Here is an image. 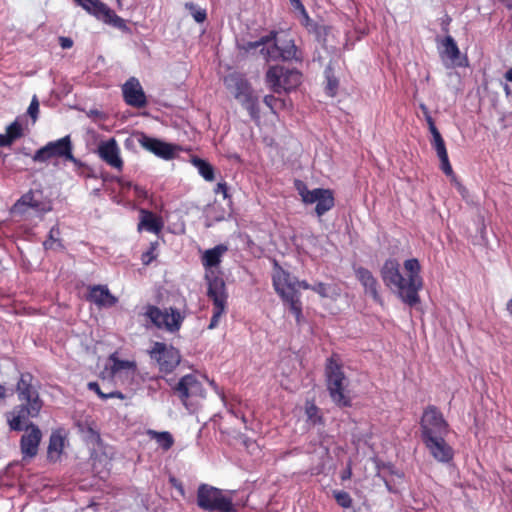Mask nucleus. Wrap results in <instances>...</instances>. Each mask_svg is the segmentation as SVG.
Instances as JSON below:
<instances>
[{
  "label": "nucleus",
  "instance_id": "nucleus-1",
  "mask_svg": "<svg viewBox=\"0 0 512 512\" xmlns=\"http://www.w3.org/2000/svg\"><path fill=\"white\" fill-rule=\"evenodd\" d=\"M407 276L400 271V263L395 258L387 259L380 269V275L387 288L407 305L413 307L420 302L419 291L423 287V279L420 275L421 265L416 258L407 259L404 262Z\"/></svg>",
  "mask_w": 512,
  "mask_h": 512
},
{
  "label": "nucleus",
  "instance_id": "nucleus-2",
  "mask_svg": "<svg viewBox=\"0 0 512 512\" xmlns=\"http://www.w3.org/2000/svg\"><path fill=\"white\" fill-rule=\"evenodd\" d=\"M228 251L224 244L205 250L201 256V263L205 269V280L207 282V296L212 301V317L208 329H215L228 308V292L224 279L219 271H216L223 255Z\"/></svg>",
  "mask_w": 512,
  "mask_h": 512
},
{
  "label": "nucleus",
  "instance_id": "nucleus-3",
  "mask_svg": "<svg viewBox=\"0 0 512 512\" xmlns=\"http://www.w3.org/2000/svg\"><path fill=\"white\" fill-rule=\"evenodd\" d=\"M38 388L39 383L30 372L20 374L15 391L21 403L15 406L7 415L8 424L12 431H22L24 423L29 418L39 416L44 403L40 398Z\"/></svg>",
  "mask_w": 512,
  "mask_h": 512
},
{
  "label": "nucleus",
  "instance_id": "nucleus-4",
  "mask_svg": "<svg viewBox=\"0 0 512 512\" xmlns=\"http://www.w3.org/2000/svg\"><path fill=\"white\" fill-rule=\"evenodd\" d=\"M273 287L281 297L284 304L289 307L290 312L295 316L297 324H300L303 318L301 294L298 288L311 290L312 285L307 281H298L295 277L284 270L277 262L274 265L272 275Z\"/></svg>",
  "mask_w": 512,
  "mask_h": 512
},
{
  "label": "nucleus",
  "instance_id": "nucleus-5",
  "mask_svg": "<svg viewBox=\"0 0 512 512\" xmlns=\"http://www.w3.org/2000/svg\"><path fill=\"white\" fill-rule=\"evenodd\" d=\"M276 35L275 31H271L269 35L261 37L258 41L248 42L245 49L249 51L262 46L260 53L267 62L278 59L283 61L295 60L296 62H302V52L297 48L294 41L292 39L284 40L280 45H278L275 42Z\"/></svg>",
  "mask_w": 512,
  "mask_h": 512
},
{
  "label": "nucleus",
  "instance_id": "nucleus-6",
  "mask_svg": "<svg viewBox=\"0 0 512 512\" xmlns=\"http://www.w3.org/2000/svg\"><path fill=\"white\" fill-rule=\"evenodd\" d=\"M326 386L332 401L338 407H351L352 401L347 392L348 380L342 369L338 354L333 353L325 365Z\"/></svg>",
  "mask_w": 512,
  "mask_h": 512
},
{
  "label": "nucleus",
  "instance_id": "nucleus-7",
  "mask_svg": "<svg viewBox=\"0 0 512 512\" xmlns=\"http://www.w3.org/2000/svg\"><path fill=\"white\" fill-rule=\"evenodd\" d=\"M172 390L190 413H195L206 398V390L202 383L192 374L181 377Z\"/></svg>",
  "mask_w": 512,
  "mask_h": 512
},
{
  "label": "nucleus",
  "instance_id": "nucleus-8",
  "mask_svg": "<svg viewBox=\"0 0 512 512\" xmlns=\"http://www.w3.org/2000/svg\"><path fill=\"white\" fill-rule=\"evenodd\" d=\"M197 505L209 512H237L231 497L226 496L221 489L208 484L199 485Z\"/></svg>",
  "mask_w": 512,
  "mask_h": 512
},
{
  "label": "nucleus",
  "instance_id": "nucleus-9",
  "mask_svg": "<svg viewBox=\"0 0 512 512\" xmlns=\"http://www.w3.org/2000/svg\"><path fill=\"white\" fill-rule=\"evenodd\" d=\"M52 210V201L41 189H30L12 206L14 215L24 216L32 211L36 216H43Z\"/></svg>",
  "mask_w": 512,
  "mask_h": 512
},
{
  "label": "nucleus",
  "instance_id": "nucleus-10",
  "mask_svg": "<svg viewBox=\"0 0 512 512\" xmlns=\"http://www.w3.org/2000/svg\"><path fill=\"white\" fill-rule=\"evenodd\" d=\"M295 188L303 203H316L315 213L318 217H322L335 205L334 194L330 189L315 188L313 190H309L306 184L301 180L295 181Z\"/></svg>",
  "mask_w": 512,
  "mask_h": 512
},
{
  "label": "nucleus",
  "instance_id": "nucleus-11",
  "mask_svg": "<svg viewBox=\"0 0 512 512\" xmlns=\"http://www.w3.org/2000/svg\"><path fill=\"white\" fill-rule=\"evenodd\" d=\"M144 315L156 328L170 333L178 332L185 319V315L181 314L177 308L169 307L161 310L155 305H148Z\"/></svg>",
  "mask_w": 512,
  "mask_h": 512
},
{
  "label": "nucleus",
  "instance_id": "nucleus-12",
  "mask_svg": "<svg viewBox=\"0 0 512 512\" xmlns=\"http://www.w3.org/2000/svg\"><path fill=\"white\" fill-rule=\"evenodd\" d=\"M64 159L77 163V159L73 155V145L69 135L64 136L56 141H50L45 146L38 149L32 159L34 162L44 163L52 159Z\"/></svg>",
  "mask_w": 512,
  "mask_h": 512
},
{
  "label": "nucleus",
  "instance_id": "nucleus-13",
  "mask_svg": "<svg viewBox=\"0 0 512 512\" xmlns=\"http://www.w3.org/2000/svg\"><path fill=\"white\" fill-rule=\"evenodd\" d=\"M302 74L296 69L272 66L266 72V83L275 93L291 91L301 84Z\"/></svg>",
  "mask_w": 512,
  "mask_h": 512
},
{
  "label": "nucleus",
  "instance_id": "nucleus-14",
  "mask_svg": "<svg viewBox=\"0 0 512 512\" xmlns=\"http://www.w3.org/2000/svg\"><path fill=\"white\" fill-rule=\"evenodd\" d=\"M421 440L429 437L447 436L449 424L444 419L442 412L434 405L425 408L421 421Z\"/></svg>",
  "mask_w": 512,
  "mask_h": 512
},
{
  "label": "nucleus",
  "instance_id": "nucleus-15",
  "mask_svg": "<svg viewBox=\"0 0 512 512\" xmlns=\"http://www.w3.org/2000/svg\"><path fill=\"white\" fill-rule=\"evenodd\" d=\"M78 6L82 7L87 13L93 15L96 19L111 25L120 30L127 28L123 18L118 16L114 10L109 8L100 0H73Z\"/></svg>",
  "mask_w": 512,
  "mask_h": 512
},
{
  "label": "nucleus",
  "instance_id": "nucleus-16",
  "mask_svg": "<svg viewBox=\"0 0 512 512\" xmlns=\"http://www.w3.org/2000/svg\"><path fill=\"white\" fill-rule=\"evenodd\" d=\"M149 355L157 362L160 372L165 374L173 372L181 361L179 350L163 342H155Z\"/></svg>",
  "mask_w": 512,
  "mask_h": 512
},
{
  "label": "nucleus",
  "instance_id": "nucleus-17",
  "mask_svg": "<svg viewBox=\"0 0 512 512\" xmlns=\"http://www.w3.org/2000/svg\"><path fill=\"white\" fill-rule=\"evenodd\" d=\"M25 433L20 439V450L22 460L34 458L38 454L39 445L42 440V432L39 427L33 423L24 424Z\"/></svg>",
  "mask_w": 512,
  "mask_h": 512
},
{
  "label": "nucleus",
  "instance_id": "nucleus-18",
  "mask_svg": "<svg viewBox=\"0 0 512 512\" xmlns=\"http://www.w3.org/2000/svg\"><path fill=\"white\" fill-rule=\"evenodd\" d=\"M445 437L438 435L422 440L430 455L440 463H449L454 458V449L446 442Z\"/></svg>",
  "mask_w": 512,
  "mask_h": 512
},
{
  "label": "nucleus",
  "instance_id": "nucleus-19",
  "mask_svg": "<svg viewBox=\"0 0 512 512\" xmlns=\"http://www.w3.org/2000/svg\"><path fill=\"white\" fill-rule=\"evenodd\" d=\"M122 95L125 103L131 107L144 108L147 105L145 92L135 77H130L122 85Z\"/></svg>",
  "mask_w": 512,
  "mask_h": 512
},
{
  "label": "nucleus",
  "instance_id": "nucleus-20",
  "mask_svg": "<svg viewBox=\"0 0 512 512\" xmlns=\"http://www.w3.org/2000/svg\"><path fill=\"white\" fill-rule=\"evenodd\" d=\"M138 141L144 149L164 160H172L176 156L177 146L174 144L166 143L145 134H141Z\"/></svg>",
  "mask_w": 512,
  "mask_h": 512
},
{
  "label": "nucleus",
  "instance_id": "nucleus-21",
  "mask_svg": "<svg viewBox=\"0 0 512 512\" xmlns=\"http://www.w3.org/2000/svg\"><path fill=\"white\" fill-rule=\"evenodd\" d=\"M100 158L112 168L119 171L123 169V160L120 157V149L114 138L102 142L98 147Z\"/></svg>",
  "mask_w": 512,
  "mask_h": 512
},
{
  "label": "nucleus",
  "instance_id": "nucleus-22",
  "mask_svg": "<svg viewBox=\"0 0 512 512\" xmlns=\"http://www.w3.org/2000/svg\"><path fill=\"white\" fill-rule=\"evenodd\" d=\"M355 276L364 288L365 294H369L372 299L382 304V298L378 291L379 283L372 272L365 267L359 266L354 268Z\"/></svg>",
  "mask_w": 512,
  "mask_h": 512
},
{
  "label": "nucleus",
  "instance_id": "nucleus-23",
  "mask_svg": "<svg viewBox=\"0 0 512 512\" xmlns=\"http://www.w3.org/2000/svg\"><path fill=\"white\" fill-rule=\"evenodd\" d=\"M86 299L98 307H113L118 302L108 287L101 284L89 286Z\"/></svg>",
  "mask_w": 512,
  "mask_h": 512
},
{
  "label": "nucleus",
  "instance_id": "nucleus-24",
  "mask_svg": "<svg viewBox=\"0 0 512 512\" xmlns=\"http://www.w3.org/2000/svg\"><path fill=\"white\" fill-rule=\"evenodd\" d=\"M225 84L239 102L253 93L250 83L240 74H229L225 78Z\"/></svg>",
  "mask_w": 512,
  "mask_h": 512
},
{
  "label": "nucleus",
  "instance_id": "nucleus-25",
  "mask_svg": "<svg viewBox=\"0 0 512 512\" xmlns=\"http://www.w3.org/2000/svg\"><path fill=\"white\" fill-rule=\"evenodd\" d=\"M140 221L137 226L138 232L146 230L148 232L159 234L163 228V221L160 216L155 215L153 212L140 209Z\"/></svg>",
  "mask_w": 512,
  "mask_h": 512
},
{
  "label": "nucleus",
  "instance_id": "nucleus-26",
  "mask_svg": "<svg viewBox=\"0 0 512 512\" xmlns=\"http://www.w3.org/2000/svg\"><path fill=\"white\" fill-rule=\"evenodd\" d=\"M108 360L112 363L110 367V376L115 377L124 371L128 377H134L137 365L135 361L121 360L118 358V353H112Z\"/></svg>",
  "mask_w": 512,
  "mask_h": 512
},
{
  "label": "nucleus",
  "instance_id": "nucleus-27",
  "mask_svg": "<svg viewBox=\"0 0 512 512\" xmlns=\"http://www.w3.org/2000/svg\"><path fill=\"white\" fill-rule=\"evenodd\" d=\"M65 436L61 429L52 431L47 448V457L50 461L56 462L64 450Z\"/></svg>",
  "mask_w": 512,
  "mask_h": 512
},
{
  "label": "nucleus",
  "instance_id": "nucleus-28",
  "mask_svg": "<svg viewBox=\"0 0 512 512\" xmlns=\"http://www.w3.org/2000/svg\"><path fill=\"white\" fill-rule=\"evenodd\" d=\"M22 136V125L18 121H14L7 126L5 134H0V147L11 146L14 141L21 138Z\"/></svg>",
  "mask_w": 512,
  "mask_h": 512
},
{
  "label": "nucleus",
  "instance_id": "nucleus-29",
  "mask_svg": "<svg viewBox=\"0 0 512 512\" xmlns=\"http://www.w3.org/2000/svg\"><path fill=\"white\" fill-rule=\"evenodd\" d=\"M306 28L309 32L315 35V38L318 42L325 44L327 41V36L330 34L332 27L324 24H318L312 21L310 18L306 20L305 24Z\"/></svg>",
  "mask_w": 512,
  "mask_h": 512
},
{
  "label": "nucleus",
  "instance_id": "nucleus-30",
  "mask_svg": "<svg viewBox=\"0 0 512 512\" xmlns=\"http://www.w3.org/2000/svg\"><path fill=\"white\" fill-rule=\"evenodd\" d=\"M147 434L151 439H154L158 446L164 451H168L174 445V438L168 431L158 432L155 430H148Z\"/></svg>",
  "mask_w": 512,
  "mask_h": 512
},
{
  "label": "nucleus",
  "instance_id": "nucleus-31",
  "mask_svg": "<svg viewBox=\"0 0 512 512\" xmlns=\"http://www.w3.org/2000/svg\"><path fill=\"white\" fill-rule=\"evenodd\" d=\"M43 247L45 250L53 251L64 249V245L60 239V228L58 225H54L50 229L47 239L43 242Z\"/></svg>",
  "mask_w": 512,
  "mask_h": 512
},
{
  "label": "nucleus",
  "instance_id": "nucleus-32",
  "mask_svg": "<svg viewBox=\"0 0 512 512\" xmlns=\"http://www.w3.org/2000/svg\"><path fill=\"white\" fill-rule=\"evenodd\" d=\"M191 162L206 181L211 182L215 179L214 168L208 161L199 157H193Z\"/></svg>",
  "mask_w": 512,
  "mask_h": 512
},
{
  "label": "nucleus",
  "instance_id": "nucleus-33",
  "mask_svg": "<svg viewBox=\"0 0 512 512\" xmlns=\"http://www.w3.org/2000/svg\"><path fill=\"white\" fill-rule=\"evenodd\" d=\"M240 103L249 112L250 116L253 119L259 118V113H260L259 101H258V97L256 95H254V93L247 96L245 99L240 101Z\"/></svg>",
  "mask_w": 512,
  "mask_h": 512
},
{
  "label": "nucleus",
  "instance_id": "nucleus-34",
  "mask_svg": "<svg viewBox=\"0 0 512 512\" xmlns=\"http://www.w3.org/2000/svg\"><path fill=\"white\" fill-rule=\"evenodd\" d=\"M444 54L452 61L460 56V50L451 36H446L443 41Z\"/></svg>",
  "mask_w": 512,
  "mask_h": 512
},
{
  "label": "nucleus",
  "instance_id": "nucleus-35",
  "mask_svg": "<svg viewBox=\"0 0 512 512\" xmlns=\"http://www.w3.org/2000/svg\"><path fill=\"white\" fill-rule=\"evenodd\" d=\"M333 497L337 504L342 508H350L353 504V500L348 492L337 490L333 491Z\"/></svg>",
  "mask_w": 512,
  "mask_h": 512
},
{
  "label": "nucleus",
  "instance_id": "nucleus-36",
  "mask_svg": "<svg viewBox=\"0 0 512 512\" xmlns=\"http://www.w3.org/2000/svg\"><path fill=\"white\" fill-rule=\"evenodd\" d=\"M185 7L190 11L192 17L197 23H203L206 20L207 13L205 9H200L193 3H186Z\"/></svg>",
  "mask_w": 512,
  "mask_h": 512
},
{
  "label": "nucleus",
  "instance_id": "nucleus-37",
  "mask_svg": "<svg viewBox=\"0 0 512 512\" xmlns=\"http://www.w3.org/2000/svg\"><path fill=\"white\" fill-rule=\"evenodd\" d=\"M158 247V242H151L149 249L144 252L141 256L142 263L144 265H149L153 260L156 259L157 255L155 253L156 249Z\"/></svg>",
  "mask_w": 512,
  "mask_h": 512
},
{
  "label": "nucleus",
  "instance_id": "nucleus-38",
  "mask_svg": "<svg viewBox=\"0 0 512 512\" xmlns=\"http://www.w3.org/2000/svg\"><path fill=\"white\" fill-rule=\"evenodd\" d=\"M439 159H440V162H441V169H442V171L447 176L451 177L452 181L457 182L456 181V176L454 174V171H453L452 166H451L450 161H449L448 154H446L444 156H440Z\"/></svg>",
  "mask_w": 512,
  "mask_h": 512
},
{
  "label": "nucleus",
  "instance_id": "nucleus-39",
  "mask_svg": "<svg viewBox=\"0 0 512 512\" xmlns=\"http://www.w3.org/2000/svg\"><path fill=\"white\" fill-rule=\"evenodd\" d=\"M264 103L273 111L275 112L276 109L281 108L284 106V101L276 98L273 95H266L264 97Z\"/></svg>",
  "mask_w": 512,
  "mask_h": 512
},
{
  "label": "nucleus",
  "instance_id": "nucleus-40",
  "mask_svg": "<svg viewBox=\"0 0 512 512\" xmlns=\"http://www.w3.org/2000/svg\"><path fill=\"white\" fill-rule=\"evenodd\" d=\"M431 145L435 149L438 157L448 154L443 137L432 139Z\"/></svg>",
  "mask_w": 512,
  "mask_h": 512
},
{
  "label": "nucleus",
  "instance_id": "nucleus-41",
  "mask_svg": "<svg viewBox=\"0 0 512 512\" xmlns=\"http://www.w3.org/2000/svg\"><path fill=\"white\" fill-rule=\"evenodd\" d=\"M28 115L32 118L33 122L37 120L39 113V101L36 96H33L27 110Z\"/></svg>",
  "mask_w": 512,
  "mask_h": 512
},
{
  "label": "nucleus",
  "instance_id": "nucleus-42",
  "mask_svg": "<svg viewBox=\"0 0 512 512\" xmlns=\"http://www.w3.org/2000/svg\"><path fill=\"white\" fill-rule=\"evenodd\" d=\"M306 414L314 423L322 422V416L318 415V407L314 404L306 407Z\"/></svg>",
  "mask_w": 512,
  "mask_h": 512
},
{
  "label": "nucleus",
  "instance_id": "nucleus-43",
  "mask_svg": "<svg viewBox=\"0 0 512 512\" xmlns=\"http://www.w3.org/2000/svg\"><path fill=\"white\" fill-rule=\"evenodd\" d=\"M311 290L323 298L328 297V285L323 282L315 283L312 285Z\"/></svg>",
  "mask_w": 512,
  "mask_h": 512
},
{
  "label": "nucleus",
  "instance_id": "nucleus-44",
  "mask_svg": "<svg viewBox=\"0 0 512 512\" xmlns=\"http://www.w3.org/2000/svg\"><path fill=\"white\" fill-rule=\"evenodd\" d=\"M88 388L91 391H94L101 399L107 400V393L101 391L100 386L97 382H89Z\"/></svg>",
  "mask_w": 512,
  "mask_h": 512
},
{
  "label": "nucleus",
  "instance_id": "nucleus-45",
  "mask_svg": "<svg viewBox=\"0 0 512 512\" xmlns=\"http://www.w3.org/2000/svg\"><path fill=\"white\" fill-rule=\"evenodd\" d=\"M292 4V6L301 12V14L304 15L305 17V20H309V16H308V13L305 9V6L303 5V3L301 2V0H289Z\"/></svg>",
  "mask_w": 512,
  "mask_h": 512
},
{
  "label": "nucleus",
  "instance_id": "nucleus-46",
  "mask_svg": "<svg viewBox=\"0 0 512 512\" xmlns=\"http://www.w3.org/2000/svg\"><path fill=\"white\" fill-rule=\"evenodd\" d=\"M214 192L216 194L221 193L224 198H227L228 197V186H227L226 182H219L217 184L216 188L214 189Z\"/></svg>",
  "mask_w": 512,
  "mask_h": 512
},
{
  "label": "nucleus",
  "instance_id": "nucleus-47",
  "mask_svg": "<svg viewBox=\"0 0 512 512\" xmlns=\"http://www.w3.org/2000/svg\"><path fill=\"white\" fill-rule=\"evenodd\" d=\"M59 44L63 49H70L73 46V40L69 37H59Z\"/></svg>",
  "mask_w": 512,
  "mask_h": 512
},
{
  "label": "nucleus",
  "instance_id": "nucleus-48",
  "mask_svg": "<svg viewBox=\"0 0 512 512\" xmlns=\"http://www.w3.org/2000/svg\"><path fill=\"white\" fill-rule=\"evenodd\" d=\"M352 476V468L351 465H348V467L342 472L341 474V480L345 481L350 479Z\"/></svg>",
  "mask_w": 512,
  "mask_h": 512
},
{
  "label": "nucleus",
  "instance_id": "nucleus-49",
  "mask_svg": "<svg viewBox=\"0 0 512 512\" xmlns=\"http://www.w3.org/2000/svg\"><path fill=\"white\" fill-rule=\"evenodd\" d=\"M107 399L109 398H118V399H125V395L120 391H112L110 393H107Z\"/></svg>",
  "mask_w": 512,
  "mask_h": 512
},
{
  "label": "nucleus",
  "instance_id": "nucleus-50",
  "mask_svg": "<svg viewBox=\"0 0 512 512\" xmlns=\"http://www.w3.org/2000/svg\"><path fill=\"white\" fill-rule=\"evenodd\" d=\"M428 128H429L430 133L432 134L433 139L442 137L439 130L437 129L436 125L430 126Z\"/></svg>",
  "mask_w": 512,
  "mask_h": 512
},
{
  "label": "nucleus",
  "instance_id": "nucleus-51",
  "mask_svg": "<svg viewBox=\"0 0 512 512\" xmlns=\"http://www.w3.org/2000/svg\"><path fill=\"white\" fill-rule=\"evenodd\" d=\"M210 385L213 387V389L216 391L217 394H219L222 398H224L223 391L219 388V386L215 383L214 380L210 381Z\"/></svg>",
  "mask_w": 512,
  "mask_h": 512
},
{
  "label": "nucleus",
  "instance_id": "nucleus-52",
  "mask_svg": "<svg viewBox=\"0 0 512 512\" xmlns=\"http://www.w3.org/2000/svg\"><path fill=\"white\" fill-rule=\"evenodd\" d=\"M134 190L139 197L146 196V191L142 187H140L138 185H134Z\"/></svg>",
  "mask_w": 512,
  "mask_h": 512
},
{
  "label": "nucleus",
  "instance_id": "nucleus-53",
  "mask_svg": "<svg viewBox=\"0 0 512 512\" xmlns=\"http://www.w3.org/2000/svg\"><path fill=\"white\" fill-rule=\"evenodd\" d=\"M507 10L512 11V0H500L499 1Z\"/></svg>",
  "mask_w": 512,
  "mask_h": 512
},
{
  "label": "nucleus",
  "instance_id": "nucleus-54",
  "mask_svg": "<svg viewBox=\"0 0 512 512\" xmlns=\"http://www.w3.org/2000/svg\"><path fill=\"white\" fill-rule=\"evenodd\" d=\"M7 397V389L4 385L0 384V401Z\"/></svg>",
  "mask_w": 512,
  "mask_h": 512
},
{
  "label": "nucleus",
  "instance_id": "nucleus-55",
  "mask_svg": "<svg viewBox=\"0 0 512 512\" xmlns=\"http://www.w3.org/2000/svg\"><path fill=\"white\" fill-rule=\"evenodd\" d=\"M420 109L422 110L425 118L431 116L430 111L425 104H420Z\"/></svg>",
  "mask_w": 512,
  "mask_h": 512
},
{
  "label": "nucleus",
  "instance_id": "nucleus-56",
  "mask_svg": "<svg viewBox=\"0 0 512 512\" xmlns=\"http://www.w3.org/2000/svg\"><path fill=\"white\" fill-rule=\"evenodd\" d=\"M420 109L422 110L425 118L431 116L430 111L425 104H420Z\"/></svg>",
  "mask_w": 512,
  "mask_h": 512
},
{
  "label": "nucleus",
  "instance_id": "nucleus-57",
  "mask_svg": "<svg viewBox=\"0 0 512 512\" xmlns=\"http://www.w3.org/2000/svg\"><path fill=\"white\" fill-rule=\"evenodd\" d=\"M504 77L507 81L512 82V68L506 71Z\"/></svg>",
  "mask_w": 512,
  "mask_h": 512
},
{
  "label": "nucleus",
  "instance_id": "nucleus-58",
  "mask_svg": "<svg viewBox=\"0 0 512 512\" xmlns=\"http://www.w3.org/2000/svg\"><path fill=\"white\" fill-rule=\"evenodd\" d=\"M118 183L120 184L121 187L123 188H130L132 186V183L131 182H125L123 180H118Z\"/></svg>",
  "mask_w": 512,
  "mask_h": 512
},
{
  "label": "nucleus",
  "instance_id": "nucleus-59",
  "mask_svg": "<svg viewBox=\"0 0 512 512\" xmlns=\"http://www.w3.org/2000/svg\"><path fill=\"white\" fill-rule=\"evenodd\" d=\"M425 120L428 124V127L435 125V122H434V119L432 118V116L426 117Z\"/></svg>",
  "mask_w": 512,
  "mask_h": 512
},
{
  "label": "nucleus",
  "instance_id": "nucleus-60",
  "mask_svg": "<svg viewBox=\"0 0 512 512\" xmlns=\"http://www.w3.org/2000/svg\"><path fill=\"white\" fill-rule=\"evenodd\" d=\"M506 308L509 314L512 316V298L508 301Z\"/></svg>",
  "mask_w": 512,
  "mask_h": 512
},
{
  "label": "nucleus",
  "instance_id": "nucleus-61",
  "mask_svg": "<svg viewBox=\"0 0 512 512\" xmlns=\"http://www.w3.org/2000/svg\"><path fill=\"white\" fill-rule=\"evenodd\" d=\"M504 90H505L506 94L510 93V88L507 84L504 86Z\"/></svg>",
  "mask_w": 512,
  "mask_h": 512
},
{
  "label": "nucleus",
  "instance_id": "nucleus-62",
  "mask_svg": "<svg viewBox=\"0 0 512 512\" xmlns=\"http://www.w3.org/2000/svg\"><path fill=\"white\" fill-rule=\"evenodd\" d=\"M328 86H329V88H330V89H333V88H334V86H335V84H334V83H332V81H329V85H328Z\"/></svg>",
  "mask_w": 512,
  "mask_h": 512
},
{
  "label": "nucleus",
  "instance_id": "nucleus-63",
  "mask_svg": "<svg viewBox=\"0 0 512 512\" xmlns=\"http://www.w3.org/2000/svg\"><path fill=\"white\" fill-rule=\"evenodd\" d=\"M175 487H177L181 491V493L183 494L184 491H183V487H182L181 484L179 486L175 485Z\"/></svg>",
  "mask_w": 512,
  "mask_h": 512
}]
</instances>
